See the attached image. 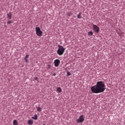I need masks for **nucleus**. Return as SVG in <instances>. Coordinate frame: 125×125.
<instances>
[{
    "instance_id": "obj_17",
    "label": "nucleus",
    "mask_w": 125,
    "mask_h": 125,
    "mask_svg": "<svg viewBox=\"0 0 125 125\" xmlns=\"http://www.w3.org/2000/svg\"><path fill=\"white\" fill-rule=\"evenodd\" d=\"M47 67L48 69H50L51 68V65L48 64L47 65Z\"/></svg>"
},
{
    "instance_id": "obj_4",
    "label": "nucleus",
    "mask_w": 125,
    "mask_h": 125,
    "mask_svg": "<svg viewBox=\"0 0 125 125\" xmlns=\"http://www.w3.org/2000/svg\"><path fill=\"white\" fill-rule=\"evenodd\" d=\"M84 121V115H81L78 119L76 120V122L77 124H81L82 123H83Z\"/></svg>"
},
{
    "instance_id": "obj_6",
    "label": "nucleus",
    "mask_w": 125,
    "mask_h": 125,
    "mask_svg": "<svg viewBox=\"0 0 125 125\" xmlns=\"http://www.w3.org/2000/svg\"><path fill=\"white\" fill-rule=\"evenodd\" d=\"M54 66L55 67H58L59 66V64H60V60L59 59H56L54 61Z\"/></svg>"
},
{
    "instance_id": "obj_2",
    "label": "nucleus",
    "mask_w": 125,
    "mask_h": 125,
    "mask_svg": "<svg viewBox=\"0 0 125 125\" xmlns=\"http://www.w3.org/2000/svg\"><path fill=\"white\" fill-rule=\"evenodd\" d=\"M58 46L59 48L57 51V53L58 55L61 56V55H63V54H64V52H65V48L61 45H58Z\"/></svg>"
},
{
    "instance_id": "obj_18",
    "label": "nucleus",
    "mask_w": 125,
    "mask_h": 125,
    "mask_svg": "<svg viewBox=\"0 0 125 125\" xmlns=\"http://www.w3.org/2000/svg\"><path fill=\"white\" fill-rule=\"evenodd\" d=\"M67 76H71L72 75V74H71V73H70L69 72H67Z\"/></svg>"
},
{
    "instance_id": "obj_16",
    "label": "nucleus",
    "mask_w": 125,
    "mask_h": 125,
    "mask_svg": "<svg viewBox=\"0 0 125 125\" xmlns=\"http://www.w3.org/2000/svg\"><path fill=\"white\" fill-rule=\"evenodd\" d=\"M37 111H38V112H41V111H42V108H41V107H38L37 108Z\"/></svg>"
},
{
    "instance_id": "obj_5",
    "label": "nucleus",
    "mask_w": 125,
    "mask_h": 125,
    "mask_svg": "<svg viewBox=\"0 0 125 125\" xmlns=\"http://www.w3.org/2000/svg\"><path fill=\"white\" fill-rule=\"evenodd\" d=\"M93 30L95 32V33H99V31L100 30V28H99V27H98L97 25L95 24L93 25Z\"/></svg>"
},
{
    "instance_id": "obj_15",
    "label": "nucleus",
    "mask_w": 125,
    "mask_h": 125,
    "mask_svg": "<svg viewBox=\"0 0 125 125\" xmlns=\"http://www.w3.org/2000/svg\"><path fill=\"white\" fill-rule=\"evenodd\" d=\"M73 15V13H72V12H70L69 13H68L66 15H67V16H71Z\"/></svg>"
},
{
    "instance_id": "obj_21",
    "label": "nucleus",
    "mask_w": 125,
    "mask_h": 125,
    "mask_svg": "<svg viewBox=\"0 0 125 125\" xmlns=\"http://www.w3.org/2000/svg\"><path fill=\"white\" fill-rule=\"evenodd\" d=\"M53 76H56V74H53Z\"/></svg>"
},
{
    "instance_id": "obj_14",
    "label": "nucleus",
    "mask_w": 125,
    "mask_h": 125,
    "mask_svg": "<svg viewBox=\"0 0 125 125\" xmlns=\"http://www.w3.org/2000/svg\"><path fill=\"white\" fill-rule=\"evenodd\" d=\"M93 32L92 31H90L88 32V36H93Z\"/></svg>"
},
{
    "instance_id": "obj_11",
    "label": "nucleus",
    "mask_w": 125,
    "mask_h": 125,
    "mask_svg": "<svg viewBox=\"0 0 125 125\" xmlns=\"http://www.w3.org/2000/svg\"><path fill=\"white\" fill-rule=\"evenodd\" d=\"M77 18H78V19H81L82 18V13H79V14L77 15Z\"/></svg>"
},
{
    "instance_id": "obj_20",
    "label": "nucleus",
    "mask_w": 125,
    "mask_h": 125,
    "mask_svg": "<svg viewBox=\"0 0 125 125\" xmlns=\"http://www.w3.org/2000/svg\"><path fill=\"white\" fill-rule=\"evenodd\" d=\"M11 23V21H7V24H10Z\"/></svg>"
},
{
    "instance_id": "obj_1",
    "label": "nucleus",
    "mask_w": 125,
    "mask_h": 125,
    "mask_svg": "<svg viewBox=\"0 0 125 125\" xmlns=\"http://www.w3.org/2000/svg\"><path fill=\"white\" fill-rule=\"evenodd\" d=\"M105 83L102 81H98L96 84L91 87V90L93 93H101L105 91Z\"/></svg>"
},
{
    "instance_id": "obj_3",
    "label": "nucleus",
    "mask_w": 125,
    "mask_h": 125,
    "mask_svg": "<svg viewBox=\"0 0 125 125\" xmlns=\"http://www.w3.org/2000/svg\"><path fill=\"white\" fill-rule=\"evenodd\" d=\"M36 33L38 37H42V31L41 30V28L39 27H36Z\"/></svg>"
},
{
    "instance_id": "obj_12",
    "label": "nucleus",
    "mask_w": 125,
    "mask_h": 125,
    "mask_svg": "<svg viewBox=\"0 0 125 125\" xmlns=\"http://www.w3.org/2000/svg\"><path fill=\"white\" fill-rule=\"evenodd\" d=\"M33 120H38V115H35L34 117H32Z\"/></svg>"
},
{
    "instance_id": "obj_9",
    "label": "nucleus",
    "mask_w": 125,
    "mask_h": 125,
    "mask_svg": "<svg viewBox=\"0 0 125 125\" xmlns=\"http://www.w3.org/2000/svg\"><path fill=\"white\" fill-rule=\"evenodd\" d=\"M7 16L9 20H10L11 19L12 15L10 13H9V14H7Z\"/></svg>"
},
{
    "instance_id": "obj_13",
    "label": "nucleus",
    "mask_w": 125,
    "mask_h": 125,
    "mask_svg": "<svg viewBox=\"0 0 125 125\" xmlns=\"http://www.w3.org/2000/svg\"><path fill=\"white\" fill-rule=\"evenodd\" d=\"M57 91H58V92H62V89H61V87H58L57 89Z\"/></svg>"
},
{
    "instance_id": "obj_19",
    "label": "nucleus",
    "mask_w": 125,
    "mask_h": 125,
    "mask_svg": "<svg viewBox=\"0 0 125 125\" xmlns=\"http://www.w3.org/2000/svg\"><path fill=\"white\" fill-rule=\"evenodd\" d=\"M34 80L35 81H38V77H34Z\"/></svg>"
},
{
    "instance_id": "obj_7",
    "label": "nucleus",
    "mask_w": 125,
    "mask_h": 125,
    "mask_svg": "<svg viewBox=\"0 0 125 125\" xmlns=\"http://www.w3.org/2000/svg\"><path fill=\"white\" fill-rule=\"evenodd\" d=\"M29 55H26L24 58V60L25 61L26 63H28V59H29Z\"/></svg>"
},
{
    "instance_id": "obj_8",
    "label": "nucleus",
    "mask_w": 125,
    "mask_h": 125,
    "mask_svg": "<svg viewBox=\"0 0 125 125\" xmlns=\"http://www.w3.org/2000/svg\"><path fill=\"white\" fill-rule=\"evenodd\" d=\"M27 124L28 125H33V124H34V121L33 120H29L27 121Z\"/></svg>"
},
{
    "instance_id": "obj_10",
    "label": "nucleus",
    "mask_w": 125,
    "mask_h": 125,
    "mask_svg": "<svg viewBox=\"0 0 125 125\" xmlns=\"http://www.w3.org/2000/svg\"><path fill=\"white\" fill-rule=\"evenodd\" d=\"M13 125H18V122H17V120H14L13 122Z\"/></svg>"
}]
</instances>
